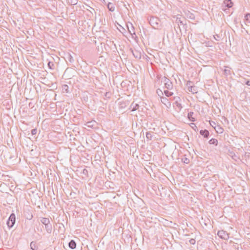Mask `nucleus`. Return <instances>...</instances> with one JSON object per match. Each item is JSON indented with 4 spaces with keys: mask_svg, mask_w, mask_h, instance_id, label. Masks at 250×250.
Segmentation results:
<instances>
[{
    "mask_svg": "<svg viewBox=\"0 0 250 250\" xmlns=\"http://www.w3.org/2000/svg\"><path fill=\"white\" fill-rule=\"evenodd\" d=\"M40 221L45 226L46 232L48 233H51L52 230V227L49 219L47 218L41 217L40 218Z\"/></svg>",
    "mask_w": 250,
    "mask_h": 250,
    "instance_id": "1",
    "label": "nucleus"
},
{
    "mask_svg": "<svg viewBox=\"0 0 250 250\" xmlns=\"http://www.w3.org/2000/svg\"><path fill=\"white\" fill-rule=\"evenodd\" d=\"M149 23L155 29H158L161 26L160 20L156 17H151L149 19Z\"/></svg>",
    "mask_w": 250,
    "mask_h": 250,
    "instance_id": "2",
    "label": "nucleus"
},
{
    "mask_svg": "<svg viewBox=\"0 0 250 250\" xmlns=\"http://www.w3.org/2000/svg\"><path fill=\"white\" fill-rule=\"evenodd\" d=\"M15 221H16L15 214L14 213H11V215H10L9 218L8 219V220L7 221V223H6V224L9 229L11 228L12 227H13V226L14 225V224L15 223Z\"/></svg>",
    "mask_w": 250,
    "mask_h": 250,
    "instance_id": "3",
    "label": "nucleus"
},
{
    "mask_svg": "<svg viewBox=\"0 0 250 250\" xmlns=\"http://www.w3.org/2000/svg\"><path fill=\"white\" fill-rule=\"evenodd\" d=\"M217 235L220 238L224 240H228L229 238V233L223 230H219Z\"/></svg>",
    "mask_w": 250,
    "mask_h": 250,
    "instance_id": "4",
    "label": "nucleus"
},
{
    "mask_svg": "<svg viewBox=\"0 0 250 250\" xmlns=\"http://www.w3.org/2000/svg\"><path fill=\"white\" fill-rule=\"evenodd\" d=\"M164 83L165 87L167 89H171L173 88V84L172 82L167 78L164 77L163 78Z\"/></svg>",
    "mask_w": 250,
    "mask_h": 250,
    "instance_id": "5",
    "label": "nucleus"
},
{
    "mask_svg": "<svg viewBox=\"0 0 250 250\" xmlns=\"http://www.w3.org/2000/svg\"><path fill=\"white\" fill-rule=\"evenodd\" d=\"M233 3L231 0H225L222 5V10L225 11H226V9H225L224 7H227L229 8L231 7Z\"/></svg>",
    "mask_w": 250,
    "mask_h": 250,
    "instance_id": "6",
    "label": "nucleus"
},
{
    "mask_svg": "<svg viewBox=\"0 0 250 250\" xmlns=\"http://www.w3.org/2000/svg\"><path fill=\"white\" fill-rule=\"evenodd\" d=\"M161 102L165 105V106L169 108L171 106L170 102L169 101V100L166 97L161 96Z\"/></svg>",
    "mask_w": 250,
    "mask_h": 250,
    "instance_id": "7",
    "label": "nucleus"
},
{
    "mask_svg": "<svg viewBox=\"0 0 250 250\" xmlns=\"http://www.w3.org/2000/svg\"><path fill=\"white\" fill-rule=\"evenodd\" d=\"M127 27L128 30V32L131 35H135V32L134 31V28L133 26V25L131 23H129V24H127Z\"/></svg>",
    "mask_w": 250,
    "mask_h": 250,
    "instance_id": "8",
    "label": "nucleus"
},
{
    "mask_svg": "<svg viewBox=\"0 0 250 250\" xmlns=\"http://www.w3.org/2000/svg\"><path fill=\"white\" fill-rule=\"evenodd\" d=\"M131 52L135 58L138 59H141V54L140 52H139L138 51H137L136 50H131Z\"/></svg>",
    "mask_w": 250,
    "mask_h": 250,
    "instance_id": "9",
    "label": "nucleus"
},
{
    "mask_svg": "<svg viewBox=\"0 0 250 250\" xmlns=\"http://www.w3.org/2000/svg\"><path fill=\"white\" fill-rule=\"evenodd\" d=\"M200 134L203 136L205 138H208L209 136V131L207 129L201 130L200 131Z\"/></svg>",
    "mask_w": 250,
    "mask_h": 250,
    "instance_id": "10",
    "label": "nucleus"
},
{
    "mask_svg": "<svg viewBox=\"0 0 250 250\" xmlns=\"http://www.w3.org/2000/svg\"><path fill=\"white\" fill-rule=\"evenodd\" d=\"M174 99L176 100V101L174 103V104L175 105L176 107L178 108V109L179 111H180L182 108V106L181 104L180 103H179L178 101V100H180V98L179 97H177V98L175 97Z\"/></svg>",
    "mask_w": 250,
    "mask_h": 250,
    "instance_id": "11",
    "label": "nucleus"
},
{
    "mask_svg": "<svg viewBox=\"0 0 250 250\" xmlns=\"http://www.w3.org/2000/svg\"><path fill=\"white\" fill-rule=\"evenodd\" d=\"M189 91L191 93L194 94L197 93V87L195 85L189 86V88H188Z\"/></svg>",
    "mask_w": 250,
    "mask_h": 250,
    "instance_id": "12",
    "label": "nucleus"
},
{
    "mask_svg": "<svg viewBox=\"0 0 250 250\" xmlns=\"http://www.w3.org/2000/svg\"><path fill=\"white\" fill-rule=\"evenodd\" d=\"M97 123L95 121H91L86 123V125L90 128H93L96 125Z\"/></svg>",
    "mask_w": 250,
    "mask_h": 250,
    "instance_id": "13",
    "label": "nucleus"
},
{
    "mask_svg": "<svg viewBox=\"0 0 250 250\" xmlns=\"http://www.w3.org/2000/svg\"><path fill=\"white\" fill-rule=\"evenodd\" d=\"M69 247L71 249H74L76 247V243L73 240H71L68 243Z\"/></svg>",
    "mask_w": 250,
    "mask_h": 250,
    "instance_id": "14",
    "label": "nucleus"
},
{
    "mask_svg": "<svg viewBox=\"0 0 250 250\" xmlns=\"http://www.w3.org/2000/svg\"><path fill=\"white\" fill-rule=\"evenodd\" d=\"M139 104H138L135 103L134 102H133L130 105L131 111L136 110L139 108Z\"/></svg>",
    "mask_w": 250,
    "mask_h": 250,
    "instance_id": "15",
    "label": "nucleus"
},
{
    "mask_svg": "<svg viewBox=\"0 0 250 250\" xmlns=\"http://www.w3.org/2000/svg\"><path fill=\"white\" fill-rule=\"evenodd\" d=\"M224 73L226 76H229L231 74L230 68L228 66H225V68L224 70Z\"/></svg>",
    "mask_w": 250,
    "mask_h": 250,
    "instance_id": "16",
    "label": "nucleus"
},
{
    "mask_svg": "<svg viewBox=\"0 0 250 250\" xmlns=\"http://www.w3.org/2000/svg\"><path fill=\"white\" fill-rule=\"evenodd\" d=\"M30 247L32 250H38V247L37 246L36 242L32 241L30 243Z\"/></svg>",
    "mask_w": 250,
    "mask_h": 250,
    "instance_id": "17",
    "label": "nucleus"
},
{
    "mask_svg": "<svg viewBox=\"0 0 250 250\" xmlns=\"http://www.w3.org/2000/svg\"><path fill=\"white\" fill-rule=\"evenodd\" d=\"M107 8L108 10L110 11H114L115 10V6L114 4L112 3H108L107 4Z\"/></svg>",
    "mask_w": 250,
    "mask_h": 250,
    "instance_id": "18",
    "label": "nucleus"
},
{
    "mask_svg": "<svg viewBox=\"0 0 250 250\" xmlns=\"http://www.w3.org/2000/svg\"><path fill=\"white\" fill-rule=\"evenodd\" d=\"M208 143L210 145L217 146L218 144V140L216 139L212 138L208 141Z\"/></svg>",
    "mask_w": 250,
    "mask_h": 250,
    "instance_id": "19",
    "label": "nucleus"
},
{
    "mask_svg": "<svg viewBox=\"0 0 250 250\" xmlns=\"http://www.w3.org/2000/svg\"><path fill=\"white\" fill-rule=\"evenodd\" d=\"M215 130L218 133H222L223 132L224 129L223 128L219 126H217V128H216V127H214Z\"/></svg>",
    "mask_w": 250,
    "mask_h": 250,
    "instance_id": "20",
    "label": "nucleus"
},
{
    "mask_svg": "<svg viewBox=\"0 0 250 250\" xmlns=\"http://www.w3.org/2000/svg\"><path fill=\"white\" fill-rule=\"evenodd\" d=\"M48 67L50 69H53L54 68V63L52 62H49L47 64Z\"/></svg>",
    "mask_w": 250,
    "mask_h": 250,
    "instance_id": "21",
    "label": "nucleus"
},
{
    "mask_svg": "<svg viewBox=\"0 0 250 250\" xmlns=\"http://www.w3.org/2000/svg\"><path fill=\"white\" fill-rule=\"evenodd\" d=\"M164 94L167 97H170L173 95V93L172 92L169 91L167 90L164 91Z\"/></svg>",
    "mask_w": 250,
    "mask_h": 250,
    "instance_id": "22",
    "label": "nucleus"
},
{
    "mask_svg": "<svg viewBox=\"0 0 250 250\" xmlns=\"http://www.w3.org/2000/svg\"><path fill=\"white\" fill-rule=\"evenodd\" d=\"M62 90L65 91L66 93H69L68 90V86L67 84H64L62 85Z\"/></svg>",
    "mask_w": 250,
    "mask_h": 250,
    "instance_id": "23",
    "label": "nucleus"
},
{
    "mask_svg": "<svg viewBox=\"0 0 250 250\" xmlns=\"http://www.w3.org/2000/svg\"><path fill=\"white\" fill-rule=\"evenodd\" d=\"M68 2L71 5H75L77 4L78 0H67Z\"/></svg>",
    "mask_w": 250,
    "mask_h": 250,
    "instance_id": "24",
    "label": "nucleus"
},
{
    "mask_svg": "<svg viewBox=\"0 0 250 250\" xmlns=\"http://www.w3.org/2000/svg\"><path fill=\"white\" fill-rule=\"evenodd\" d=\"M193 114V113L192 112H190L188 113V118L190 121H194V118L192 117Z\"/></svg>",
    "mask_w": 250,
    "mask_h": 250,
    "instance_id": "25",
    "label": "nucleus"
},
{
    "mask_svg": "<svg viewBox=\"0 0 250 250\" xmlns=\"http://www.w3.org/2000/svg\"><path fill=\"white\" fill-rule=\"evenodd\" d=\"M146 137L147 139L151 140L152 134L149 132H146Z\"/></svg>",
    "mask_w": 250,
    "mask_h": 250,
    "instance_id": "26",
    "label": "nucleus"
},
{
    "mask_svg": "<svg viewBox=\"0 0 250 250\" xmlns=\"http://www.w3.org/2000/svg\"><path fill=\"white\" fill-rule=\"evenodd\" d=\"M157 94L161 97V96H163V93L162 92V91L160 89H158L157 90Z\"/></svg>",
    "mask_w": 250,
    "mask_h": 250,
    "instance_id": "27",
    "label": "nucleus"
},
{
    "mask_svg": "<svg viewBox=\"0 0 250 250\" xmlns=\"http://www.w3.org/2000/svg\"><path fill=\"white\" fill-rule=\"evenodd\" d=\"M176 21L178 24L180 23V24L184 25L185 24L183 22V21H182L180 18H177Z\"/></svg>",
    "mask_w": 250,
    "mask_h": 250,
    "instance_id": "28",
    "label": "nucleus"
},
{
    "mask_svg": "<svg viewBox=\"0 0 250 250\" xmlns=\"http://www.w3.org/2000/svg\"><path fill=\"white\" fill-rule=\"evenodd\" d=\"M245 20L247 22H250V21H249V18H250V14H247L245 16Z\"/></svg>",
    "mask_w": 250,
    "mask_h": 250,
    "instance_id": "29",
    "label": "nucleus"
},
{
    "mask_svg": "<svg viewBox=\"0 0 250 250\" xmlns=\"http://www.w3.org/2000/svg\"><path fill=\"white\" fill-rule=\"evenodd\" d=\"M190 244L194 245L195 243V240L194 239H191L189 241Z\"/></svg>",
    "mask_w": 250,
    "mask_h": 250,
    "instance_id": "30",
    "label": "nucleus"
},
{
    "mask_svg": "<svg viewBox=\"0 0 250 250\" xmlns=\"http://www.w3.org/2000/svg\"><path fill=\"white\" fill-rule=\"evenodd\" d=\"M183 161L184 163H185L186 164H188L189 162V159H188L187 158H185L184 159H183Z\"/></svg>",
    "mask_w": 250,
    "mask_h": 250,
    "instance_id": "31",
    "label": "nucleus"
},
{
    "mask_svg": "<svg viewBox=\"0 0 250 250\" xmlns=\"http://www.w3.org/2000/svg\"><path fill=\"white\" fill-rule=\"evenodd\" d=\"M37 129H33L31 130V133L32 135H35L37 133Z\"/></svg>",
    "mask_w": 250,
    "mask_h": 250,
    "instance_id": "32",
    "label": "nucleus"
},
{
    "mask_svg": "<svg viewBox=\"0 0 250 250\" xmlns=\"http://www.w3.org/2000/svg\"><path fill=\"white\" fill-rule=\"evenodd\" d=\"M189 18L190 19H194V16L193 14L189 13Z\"/></svg>",
    "mask_w": 250,
    "mask_h": 250,
    "instance_id": "33",
    "label": "nucleus"
},
{
    "mask_svg": "<svg viewBox=\"0 0 250 250\" xmlns=\"http://www.w3.org/2000/svg\"><path fill=\"white\" fill-rule=\"evenodd\" d=\"M192 83V82H191L190 81H188V82L187 83V86H188V88H189V86H192L191 85Z\"/></svg>",
    "mask_w": 250,
    "mask_h": 250,
    "instance_id": "34",
    "label": "nucleus"
},
{
    "mask_svg": "<svg viewBox=\"0 0 250 250\" xmlns=\"http://www.w3.org/2000/svg\"><path fill=\"white\" fill-rule=\"evenodd\" d=\"M230 155L232 157L233 159H235L234 157H236V155L233 152H230Z\"/></svg>",
    "mask_w": 250,
    "mask_h": 250,
    "instance_id": "35",
    "label": "nucleus"
},
{
    "mask_svg": "<svg viewBox=\"0 0 250 250\" xmlns=\"http://www.w3.org/2000/svg\"><path fill=\"white\" fill-rule=\"evenodd\" d=\"M246 84L247 85L250 86V81L248 80L246 82Z\"/></svg>",
    "mask_w": 250,
    "mask_h": 250,
    "instance_id": "36",
    "label": "nucleus"
},
{
    "mask_svg": "<svg viewBox=\"0 0 250 250\" xmlns=\"http://www.w3.org/2000/svg\"><path fill=\"white\" fill-rule=\"evenodd\" d=\"M210 125H211L212 127H213V125H215V122H212V123H210Z\"/></svg>",
    "mask_w": 250,
    "mask_h": 250,
    "instance_id": "37",
    "label": "nucleus"
},
{
    "mask_svg": "<svg viewBox=\"0 0 250 250\" xmlns=\"http://www.w3.org/2000/svg\"><path fill=\"white\" fill-rule=\"evenodd\" d=\"M69 58H70V59H69V61H70V62H72V61H73V59H72V57L71 56H69Z\"/></svg>",
    "mask_w": 250,
    "mask_h": 250,
    "instance_id": "38",
    "label": "nucleus"
},
{
    "mask_svg": "<svg viewBox=\"0 0 250 250\" xmlns=\"http://www.w3.org/2000/svg\"><path fill=\"white\" fill-rule=\"evenodd\" d=\"M85 171H86V172H87V170H86V169H83V173H85Z\"/></svg>",
    "mask_w": 250,
    "mask_h": 250,
    "instance_id": "39",
    "label": "nucleus"
},
{
    "mask_svg": "<svg viewBox=\"0 0 250 250\" xmlns=\"http://www.w3.org/2000/svg\"><path fill=\"white\" fill-rule=\"evenodd\" d=\"M192 125H194V126H195L196 128H197V126H196V125H195L194 124H192Z\"/></svg>",
    "mask_w": 250,
    "mask_h": 250,
    "instance_id": "40",
    "label": "nucleus"
},
{
    "mask_svg": "<svg viewBox=\"0 0 250 250\" xmlns=\"http://www.w3.org/2000/svg\"><path fill=\"white\" fill-rule=\"evenodd\" d=\"M214 39H215L216 40H217V38H215L214 36Z\"/></svg>",
    "mask_w": 250,
    "mask_h": 250,
    "instance_id": "41",
    "label": "nucleus"
}]
</instances>
